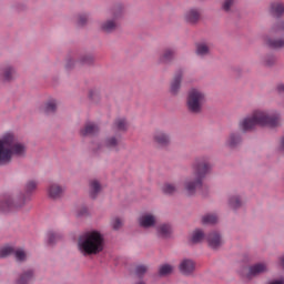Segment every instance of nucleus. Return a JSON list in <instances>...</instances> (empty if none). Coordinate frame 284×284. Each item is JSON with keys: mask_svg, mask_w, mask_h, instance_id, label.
<instances>
[{"mask_svg": "<svg viewBox=\"0 0 284 284\" xmlns=\"http://www.w3.org/2000/svg\"><path fill=\"white\" fill-rule=\"evenodd\" d=\"M191 168L193 175L186 176L183 181V190L186 196H195L196 191L203 187V180L212 174V170H214L212 156L206 154L196 156Z\"/></svg>", "mask_w": 284, "mask_h": 284, "instance_id": "obj_1", "label": "nucleus"}, {"mask_svg": "<svg viewBox=\"0 0 284 284\" xmlns=\"http://www.w3.org/2000/svg\"><path fill=\"white\" fill-rule=\"evenodd\" d=\"M28 145L19 141L12 132H7L0 138V168H6L12 163V156L26 159Z\"/></svg>", "mask_w": 284, "mask_h": 284, "instance_id": "obj_2", "label": "nucleus"}, {"mask_svg": "<svg viewBox=\"0 0 284 284\" xmlns=\"http://www.w3.org/2000/svg\"><path fill=\"white\" fill-rule=\"evenodd\" d=\"M78 250L82 256H97L105 250V235L99 230H90L78 239Z\"/></svg>", "mask_w": 284, "mask_h": 284, "instance_id": "obj_3", "label": "nucleus"}, {"mask_svg": "<svg viewBox=\"0 0 284 284\" xmlns=\"http://www.w3.org/2000/svg\"><path fill=\"white\" fill-rule=\"evenodd\" d=\"M37 187H39V181L29 180L24 184V193H20L16 200L12 193H6L0 201V212L6 213L14 207H23L30 201V196L37 192Z\"/></svg>", "mask_w": 284, "mask_h": 284, "instance_id": "obj_4", "label": "nucleus"}, {"mask_svg": "<svg viewBox=\"0 0 284 284\" xmlns=\"http://www.w3.org/2000/svg\"><path fill=\"white\" fill-rule=\"evenodd\" d=\"M253 116L261 128H278L281 125V113L276 111L258 109L253 111Z\"/></svg>", "mask_w": 284, "mask_h": 284, "instance_id": "obj_5", "label": "nucleus"}, {"mask_svg": "<svg viewBox=\"0 0 284 284\" xmlns=\"http://www.w3.org/2000/svg\"><path fill=\"white\" fill-rule=\"evenodd\" d=\"M205 103V92L199 88H191L186 97V108L191 114H201Z\"/></svg>", "mask_w": 284, "mask_h": 284, "instance_id": "obj_6", "label": "nucleus"}, {"mask_svg": "<svg viewBox=\"0 0 284 284\" xmlns=\"http://www.w3.org/2000/svg\"><path fill=\"white\" fill-rule=\"evenodd\" d=\"M121 134H115L106 136L103 143L93 142L91 148L94 154H101V152H105V150H110V152H119V150H121Z\"/></svg>", "mask_w": 284, "mask_h": 284, "instance_id": "obj_7", "label": "nucleus"}, {"mask_svg": "<svg viewBox=\"0 0 284 284\" xmlns=\"http://www.w3.org/2000/svg\"><path fill=\"white\" fill-rule=\"evenodd\" d=\"M111 18L104 20L100 24L102 32L108 34L114 32L119 28V20L123 17V6L118 4L110 10Z\"/></svg>", "mask_w": 284, "mask_h": 284, "instance_id": "obj_8", "label": "nucleus"}, {"mask_svg": "<svg viewBox=\"0 0 284 284\" xmlns=\"http://www.w3.org/2000/svg\"><path fill=\"white\" fill-rule=\"evenodd\" d=\"M138 223L142 230H152V227H156L159 217H156V214L152 212H143L140 214Z\"/></svg>", "mask_w": 284, "mask_h": 284, "instance_id": "obj_9", "label": "nucleus"}, {"mask_svg": "<svg viewBox=\"0 0 284 284\" xmlns=\"http://www.w3.org/2000/svg\"><path fill=\"white\" fill-rule=\"evenodd\" d=\"M18 78L19 72L17 71V67L7 64L0 68V81L2 83H12Z\"/></svg>", "mask_w": 284, "mask_h": 284, "instance_id": "obj_10", "label": "nucleus"}, {"mask_svg": "<svg viewBox=\"0 0 284 284\" xmlns=\"http://www.w3.org/2000/svg\"><path fill=\"white\" fill-rule=\"evenodd\" d=\"M93 62H94V55L90 53H84L80 55L78 61H74V58L72 57H68L64 68L65 70H72V68H74L77 63H79L80 65H90Z\"/></svg>", "mask_w": 284, "mask_h": 284, "instance_id": "obj_11", "label": "nucleus"}, {"mask_svg": "<svg viewBox=\"0 0 284 284\" xmlns=\"http://www.w3.org/2000/svg\"><path fill=\"white\" fill-rule=\"evenodd\" d=\"M183 69H179L175 71L171 82H170V89L169 92L172 94V97H179V92H181V85L183 83Z\"/></svg>", "mask_w": 284, "mask_h": 284, "instance_id": "obj_12", "label": "nucleus"}, {"mask_svg": "<svg viewBox=\"0 0 284 284\" xmlns=\"http://www.w3.org/2000/svg\"><path fill=\"white\" fill-rule=\"evenodd\" d=\"M63 194H65V186L59 183L53 182L47 187V196L51 199V201H61Z\"/></svg>", "mask_w": 284, "mask_h": 284, "instance_id": "obj_13", "label": "nucleus"}, {"mask_svg": "<svg viewBox=\"0 0 284 284\" xmlns=\"http://www.w3.org/2000/svg\"><path fill=\"white\" fill-rule=\"evenodd\" d=\"M268 272L267 263H256L248 267V274L244 275L246 281H252V278H256V276H261V274H266Z\"/></svg>", "mask_w": 284, "mask_h": 284, "instance_id": "obj_14", "label": "nucleus"}, {"mask_svg": "<svg viewBox=\"0 0 284 284\" xmlns=\"http://www.w3.org/2000/svg\"><path fill=\"white\" fill-rule=\"evenodd\" d=\"M206 242L211 250H219L223 245V236L217 232L213 231L206 235Z\"/></svg>", "mask_w": 284, "mask_h": 284, "instance_id": "obj_15", "label": "nucleus"}, {"mask_svg": "<svg viewBox=\"0 0 284 284\" xmlns=\"http://www.w3.org/2000/svg\"><path fill=\"white\" fill-rule=\"evenodd\" d=\"M179 270L183 276H192L194 270H196V263H194L193 260L184 258L180 262Z\"/></svg>", "mask_w": 284, "mask_h": 284, "instance_id": "obj_16", "label": "nucleus"}, {"mask_svg": "<svg viewBox=\"0 0 284 284\" xmlns=\"http://www.w3.org/2000/svg\"><path fill=\"white\" fill-rule=\"evenodd\" d=\"M184 21L190 26H196L201 21V9L191 8L184 13Z\"/></svg>", "mask_w": 284, "mask_h": 284, "instance_id": "obj_17", "label": "nucleus"}, {"mask_svg": "<svg viewBox=\"0 0 284 284\" xmlns=\"http://www.w3.org/2000/svg\"><path fill=\"white\" fill-rule=\"evenodd\" d=\"M153 141L160 145L161 148H168L170 145V133L163 131V130H158L153 134Z\"/></svg>", "mask_w": 284, "mask_h": 284, "instance_id": "obj_18", "label": "nucleus"}, {"mask_svg": "<svg viewBox=\"0 0 284 284\" xmlns=\"http://www.w3.org/2000/svg\"><path fill=\"white\" fill-rule=\"evenodd\" d=\"M36 278L34 268L23 270L17 277L16 284H31Z\"/></svg>", "mask_w": 284, "mask_h": 284, "instance_id": "obj_19", "label": "nucleus"}, {"mask_svg": "<svg viewBox=\"0 0 284 284\" xmlns=\"http://www.w3.org/2000/svg\"><path fill=\"white\" fill-rule=\"evenodd\" d=\"M241 143H243V136L239 131L231 132L225 141L226 148H230L231 150L239 148Z\"/></svg>", "mask_w": 284, "mask_h": 284, "instance_id": "obj_20", "label": "nucleus"}, {"mask_svg": "<svg viewBox=\"0 0 284 284\" xmlns=\"http://www.w3.org/2000/svg\"><path fill=\"white\" fill-rule=\"evenodd\" d=\"M229 207L233 210L234 212L241 210L243 205H245V200L243 199V195L241 194H233L229 196L227 200Z\"/></svg>", "mask_w": 284, "mask_h": 284, "instance_id": "obj_21", "label": "nucleus"}, {"mask_svg": "<svg viewBox=\"0 0 284 284\" xmlns=\"http://www.w3.org/2000/svg\"><path fill=\"white\" fill-rule=\"evenodd\" d=\"M264 43L271 50H281L284 48V38H272V36H265Z\"/></svg>", "mask_w": 284, "mask_h": 284, "instance_id": "obj_22", "label": "nucleus"}, {"mask_svg": "<svg viewBox=\"0 0 284 284\" xmlns=\"http://www.w3.org/2000/svg\"><path fill=\"white\" fill-rule=\"evenodd\" d=\"M176 59V48H166L159 57V63H172Z\"/></svg>", "mask_w": 284, "mask_h": 284, "instance_id": "obj_23", "label": "nucleus"}, {"mask_svg": "<svg viewBox=\"0 0 284 284\" xmlns=\"http://www.w3.org/2000/svg\"><path fill=\"white\" fill-rule=\"evenodd\" d=\"M256 125L258 124L256 122V119L254 118V113H252L251 115H247L242 121H240V129L243 130L244 132H250V130H254Z\"/></svg>", "mask_w": 284, "mask_h": 284, "instance_id": "obj_24", "label": "nucleus"}, {"mask_svg": "<svg viewBox=\"0 0 284 284\" xmlns=\"http://www.w3.org/2000/svg\"><path fill=\"white\" fill-rule=\"evenodd\" d=\"M270 14L275 19H281L284 14V2L283 1H275L270 4Z\"/></svg>", "mask_w": 284, "mask_h": 284, "instance_id": "obj_25", "label": "nucleus"}, {"mask_svg": "<svg viewBox=\"0 0 284 284\" xmlns=\"http://www.w3.org/2000/svg\"><path fill=\"white\" fill-rule=\"evenodd\" d=\"M172 232V224L170 223H162L156 226V234L160 239H171Z\"/></svg>", "mask_w": 284, "mask_h": 284, "instance_id": "obj_26", "label": "nucleus"}, {"mask_svg": "<svg viewBox=\"0 0 284 284\" xmlns=\"http://www.w3.org/2000/svg\"><path fill=\"white\" fill-rule=\"evenodd\" d=\"M80 133L82 136H94L99 134V125L94 124L93 122H89L83 129H81Z\"/></svg>", "mask_w": 284, "mask_h": 284, "instance_id": "obj_27", "label": "nucleus"}, {"mask_svg": "<svg viewBox=\"0 0 284 284\" xmlns=\"http://www.w3.org/2000/svg\"><path fill=\"white\" fill-rule=\"evenodd\" d=\"M195 54L203 59L204 57L210 55V43L207 42H199L195 45Z\"/></svg>", "mask_w": 284, "mask_h": 284, "instance_id": "obj_28", "label": "nucleus"}, {"mask_svg": "<svg viewBox=\"0 0 284 284\" xmlns=\"http://www.w3.org/2000/svg\"><path fill=\"white\" fill-rule=\"evenodd\" d=\"M58 105L59 102H57L55 99H50L43 103L41 110L44 112V114H54V112H57Z\"/></svg>", "mask_w": 284, "mask_h": 284, "instance_id": "obj_29", "label": "nucleus"}, {"mask_svg": "<svg viewBox=\"0 0 284 284\" xmlns=\"http://www.w3.org/2000/svg\"><path fill=\"white\" fill-rule=\"evenodd\" d=\"M150 266L145 264H138L133 270V276L140 281L145 278V274H148Z\"/></svg>", "mask_w": 284, "mask_h": 284, "instance_id": "obj_30", "label": "nucleus"}, {"mask_svg": "<svg viewBox=\"0 0 284 284\" xmlns=\"http://www.w3.org/2000/svg\"><path fill=\"white\" fill-rule=\"evenodd\" d=\"M174 272V266L172 264H161L158 268V274L161 278L170 276Z\"/></svg>", "mask_w": 284, "mask_h": 284, "instance_id": "obj_31", "label": "nucleus"}, {"mask_svg": "<svg viewBox=\"0 0 284 284\" xmlns=\"http://www.w3.org/2000/svg\"><path fill=\"white\" fill-rule=\"evenodd\" d=\"M13 256L17 263H26V261H28L30 255L27 253L24 248H17V250H13Z\"/></svg>", "mask_w": 284, "mask_h": 284, "instance_id": "obj_32", "label": "nucleus"}, {"mask_svg": "<svg viewBox=\"0 0 284 284\" xmlns=\"http://www.w3.org/2000/svg\"><path fill=\"white\" fill-rule=\"evenodd\" d=\"M113 130L118 132H128V120L125 118H119L113 123Z\"/></svg>", "mask_w": 284, "mask_h": 284, "instance_id": "obj_33", "label": "nucleus"}, {"mask_svg": "<svg viewBox=\"0 0 284 284\" xmlns=\"http://www.w3.org/2000/svg\"><path fill=\"white\" fill-rule=\"evenodd\" d=\"M205 239L207 240V235H205V233L201 229H196L195 231H193L191 236L192 243H203Z\"/></svg>", "mask_w": 284, "mask_h": 284, "instance_id": "obj_34", "label": "nucleus"}, {"mask_svg": "<svg viewBox=\"0 0 284 284\" xmlns=\"http://www.w3.org/2000/svg\"><path fill=\"white\" fill-rule=\"evenodd\" d=\"M219 223V216L214 213H207L202 216L203 225H216Z\"/></svg>", "mask_w": 284, "mask_h": 284, "instance_id": "obj_35", "label": "nucleus"}, {"mask_svg": "<svg viewBox=\"0 0 284 284\" xmlns=\"http://www.w3.org/2000/svg\"><path fill=\"white\" fill-rule=\"evenodd\" d=\"M261 63L265 68H272L276 63V55H274L273 53H268V54L262 57Z\"/></svg>", "mask_w": 284, "mask_h": 284, "instance_id": "obj_36", "label": "nucleus"}, {"mask_svg": "<svg viewBox=\"0 0 284 284\" xmlns=\"http://www.w3.org/2000/svg\"><path fill=\"white\" fill-rule=\"evenodd\" d=\"M281 32H284V20H278L273 23L270 28L268 34H281Z\"/></svg>", "mask_w": 284, "mask_h": 284, "instance_id": "obj_37", "label": "nucleus"}, {"mask_svg": "<svg viewBox=\"0 0 284 284\" xmlns=\"http://www.w3.org/2000/svg\"><path fill=\"white\" fill-rule=\"evenodd\" d=\"M61 241V234L54 231H49L47 233V243L48 245H57V242Z\"/></svg>", "mask_w": 284, "mask_h": 284, "instance_id": "obj_38", "label": "nucleus"}, {"mask_svg": "<svg viewBox=\"0 0 284 284\" xmlns=\"http://www.w3.org/2000/svg\"><path fill=\"white\" fill-rule=\"evenodd\" d=\"M179 186L176 185V183H164L162 186V192L163 194H168V195H172L175 194V192H178Z\"/></svg>", "mask_w": 284, "mask_h": 284, "instance_id": "obj_39", "label": "nucleus"}, {"mask_svg": "<svg viewBox=\"0 0 284 284\" xmlns=\"http://www.w3.org/2000/svg\"><path fill=\"white\" fill-rule=\"evenodd\" d=\"M101 192V183L99 181L93 180L90 183V196L91 199H97V194Z\"/></svg>", "mask_w": 284, "mask_h": 284, "instance_id": "obj_40", "label": "nucleus"}, {"mask_svg": "<svg viewBox=\"0 0 284 284\" xmlns=\"http://www.w3.org/2000/svg\"><path fill=\"white\" fill-rule=\"evenodd\" d=\"M11 254H14V247L11 245H6L0 248V258H8Z\"/></svg>", "mask_w": 284, "mask_h": 284, "instance_id": "obj_41", "label": "nucleus"}, {"mask_svg": "<svg viewBox=\"0 0 284 284\" xmlns=\"http://www.w3.org/2000/svg\"><path fill=\"white\" fill-rule=\"evenodd\" d=\"M111 227L115 232H119L121 227H123V220L119 216L112 217L111 219Z\"/></svg>", "mask_w": 284, "mask_h": 284, "instance_id": "obj_42", "label": "nucleus"}, {"mask_svg": "<svg viewBox=\"0 0 284 284\" xmlns=\"http://www.w3.org/2000/svg\"><path fill=\"white\" fill-rule=\"evenodd\" d=\"M234 3H236V0H224L222 2V10L224 12H230V10H232V6H234Z\"/></svg>", "mask_w": 284, "mask_h": 284, "instance_id": "obj_43", "label": "nucleus"}, {"mask_svg": "<svg viewBox=\"0 0 284 284\" xmlns=\"http://www.w3.org/2000/svg\"><path fill=\"white\" fill-rule=\"evenodd\" d=\"M90 16L88 13H81L78 16V26H85Z\"/></svg>", "mask_w": 284, "mask_h": 284, "instance_id": "obj_44", "label": "nucleus"}, {"mask_svg": "<svg viewBox=\"0 0 284 284\" xmlns=\"http://www.w3.org/2000/svg\"><path fill=\"white\" fill-rule=\"evenodd\" d=\"M275 92L280 95L284 94V82H280L276 84Z\"/></svg>", "mask_w": 284, "mask_h": 284, "instance_id": "obj_45", "label": "nucleus"}, {"mask_svg": "<svg viewBox=\"0 0 284 284\" xmlns=\"http://www.w3.org/2000/svg\"><path fill=\"white\" fill-rule=\"evenodd\" d=\"M78 216H87L88 214V207L82 206L80 210H78Z\"/></svg>", "mask_w": 284, "mask_h": 284, "instance_id": "obj_46", "label": "nucleus"}, {"mask_svg": "<svg viewBox=\"0 0 284 284\" xmlns=\"http://www.w3.org/2000/svg\"><path fill=\"white\" fill-rule=\"evenodd\" d=\"M277 150L278 152H284V135L280 139Z\"/></svg>", "mask_w": 284, "mask_h": 284, "instance_id": "obj_47", "label": "nucleus"}, {"mask_svg": "<svg viewBox=\"0 0 284 284\" xmlns=\"http://www.w3.org/2000/svg\"><path fill=\"white\" fill-rule=\"evenodd\" d=\"M266 284H284V278L271 280Z\"/></svg>", "mask_w": 284, "mask_h": 284, "instance_id": "obj_48", "label": "nucleus"}, {"mask_svg": "<svg viewBox=\"0 0 284 284\" xmlns=\"http://www.w3.org/2000/svg\"><path fill=\"white\" fill-rule=\"evenodd\" d=\"M133 284H148L144 282V280H135Z\"/></svg>", "mask_w": 284, "mask_h": 284, "instance_id": "obj_49", "label": "nucleus"}, {"mask_svg": "<svg viewBox=\"0 0 284 284\" xmlns=\"http://www.w3.org/2000/svg\"><path fill=\"white\" fill-rule=\"evenodd\" d=\"M89 97H90V99H94V90H91V91L89 92Z\"/></svg>", "mask_w": 284, "mask_h": 284, "instance_id": "obj_50", "label": "nucleus"}]
</instances>
